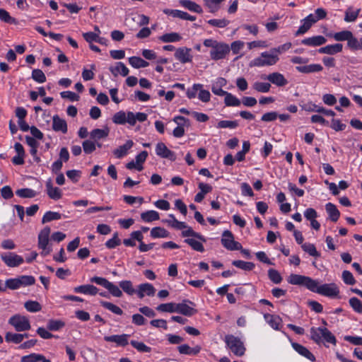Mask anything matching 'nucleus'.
<instances>
[{
    "label": "nucleus",
    "instance_id": "nucleus-1",
    "mask_svg": "<svg viewBox=\"0 0 362 362\" xmlns=\"http://www.w3.org/2000/svg\"><path fill=\"white\" fill-rule=\"evenodd\" d=\"M287 281L292 285L305 286L312 292L329 298H335L339 293V289L334 283L319 285L317 281L306 276L292 274L288 277Z\"/></svg>",
    "mask_w": 362,
    "mask_h": 362
},
{
    "label": "nucleus",
    "instance_id": "nucleus-2",
    "mask_svg": "<svg viewBox=\"0 0 362 362\" xmlns=\"http://www.w3.org/2000/svg\"><path fill=\"white\" fill-rule=\"evenodd\" d=\"M90 281L103 286L114 297H122V291L129 296H133L136 293V290L134 288L132 282L129 280L119 281V286L109 281L105 278L100 276H94L91 278Z\"/></svg>",
    "mask_w": 362,
    "mask_h": 362
},
{
    "label": "nucleus",
    "instance_id": "nucleus-3",
    "mask_svg": "<svg viewBox=\"0 0 362 362\" xmlns=\"http://www.w3.org/2000/svg\"><path fill=\"white\" fill-rule=\"evenodd\" d=\"M203 44L205 47L211 48L210 57L213 60L223 59L230 53V47L225 42L210 38L204 40Z\"/></svg>",
    "mask_w": 362,
    "mask_h": 362
},
{
    "label": "nucleus",
    "instance_id": "nucleus-4",
    "mask_svg": "<svg viewBox=\"0 0 362 362\" xmlns=\"http://www.w3.org/2000/svg\"><path fill=\"white\" fill-rule=\"evenodd\" d=\"M147 119V115L144 112H133L119 111L112 117V122L116 124H124L128 123L130 126H134L136 122H143Z\"/></svg>",
    "mask_w": 362,
    "mask_h": 362
},
{
    "label": "nucleus",
    "instance_id": "nucleus-5",
    "mask_svg": "<svg viewBox=\"0 0 362 362\" xmlns=\"http://www.w3.org/2000/svg\"><path fill=\"white\" fill-rule=\"evenodd\" d=\"M279 61V57L276 56L271 49L269 52H263L257 57L250 62L251 67H264L275 65Z\"/></svg>",
    "mask_w": 362,
    "mask_h": 362
},
{
    "label": "nucleus",
    "instance_id": "nucleus-6",
    "mask_svg": "<svg viewBox=\"0 0 362 362\" xmlns=\"http://www.w3.org/2000/svg\"><path fill=\"white\" fill-rule=\"evenodd\" d=\"M311 339L319 344L323 339L325 342L335 345L337 340L334 334L325 327H312L310 329Z\"/></svg>",
    "mask_w": 362,
    "mask_h": 362
},
{
    "label": "nucleus",
    "instance_id": "nucleus-7",
    "mask_svg": "<svg viewBox=\"0 0 362 362\" xmlns=\"http://www.w3.org/2000/svg\"><path fill=\"white\" fill-rule=\"evenodd\" d=\"M224 341L231 352L236 356H243L245 355L246 348L243 341L238 337L233 334L225 336Z\"/></svg>",
    "mask_w": 362,
    "mask_h": 362
},
{
    "label": "nucleus",
    "instance_id": "nucleus-8",
    "mask_svg": "<svg viewBox=\"0 0 362 362\" xmlns=\"http://www.w3.org/2000/svg\"><path fill=\"white\" fill-rule=\"evenodd\" d=\"M50 228L45 227L38 234V247L42 250V256L48 255L52 250L49 245V237L50 235Z\"/></svg>",
    "mask_w": 362,
    "mask_h": 362
},
{
    "label": "nucleus",
    "instance_id": "nucleus-9",
    "mask_svg": "<svg viewBox=\"0 0 362 362\" xmlns=\"http://www.w3.org/2000/svg\"><path fill=\"white\" fill-rule=\"evenodd\" d=\"M8 324L13 326L17 332H25L31 328L29 319L26 316L20 314L11 317L8 320Z\"/></svg>",
    "mask_w": 362,
    "mask_h": 362
},
{
    "label": "nucleus",
    "instance_id": "nucleus-10",
    "mask_svg": "<svg viewBox=\"0 0 362 362\" xmlns=\"http://www.w3.org/2000/svg\"><path fill=\"white\" fill-rule=\"evenodd\" d=\"M222 245L227 250L233 251L241 250L242 245L234 240V236L230 230H224L221 238Z\"/></svg>",
    "mask_w": 362,
    "mask_h": 362
},
{
    "label": "nucleus",
    "instance_id": "nucleus-11",
    "mask_svg": "<svg viewBox=\"0 0 362 362\" xmlns=\"http://www.w3.org/2000/svg\"><path fill=\"white\" fill-rule=\"evenodd\" d=\"M2 261L9 267H16L23 263V257L14 252H7L1 255Z\"/></svg>",
    "mask_w": 362,
    "mask_h": 362
},
{
    "label": "nucleus",
    "instance_id": "nucleus-12",
    "mask_svg": "<svg viewBox=\"0 0 362 362\" xmlns=\"http://www.w3.org/2000/svg\"><path fill=\"white\" fill-rule=\"evenodd\" d=\"M156 153L162 158H167L172 161L176 160L175 153L170 150L163 142H159L156 146Z\"/></svg>",
    "mask_w": 362,
    "mask_h": 362
},
{
    "label": "nucleus",
    "instance_id": "nucleus-13",
    "mask_svg": "<svg viewBox=\"0 0 362 362\" xmlns=\"http://www.w3.org/2000/svg\"><path fill=\"white\" fill-rule=\"evenodd\" d=\"M194 305V303L188 300H183L180 303H176L175 305V313L182 314L183 315L191 317L197 313V310L187 304Z\"/></svg>",
    "mask_w": 362,
    "mask_h": 362
},
{
    "label": "nucleus",
    "instance_id": "nucleus-14",
    "mask_svg": "<svg viewBox=\"0 0 362 362\" xmlns=\"http://www.w3.org/2000/svg\"><path fill=\"white\" fill-rule=\"evenodd\" d=\"M129 334H115L110 336H105L104 340L107 342L115 343L117 346H125L129 343Z\"/></svg>",
    "mask_w": 362,
    "mask_h": 362
},
{
    "label": "nucleus",
    "instance_id": "nucleus-15",
    "mask_svg": "<svg viewBox=\"0 0 362 362\" xmlns=\"http://www.w3.org/2000/svg\"><path fill=\"white\" fill-rule=\"evenodd\" d=\"M190 52V48L186 47H180L175 50V57L182 64L190 62L192 59Z\"/></svg>",
    "mask_w": 362,
    "mask_h": 362
},
{
    "label": "nucleus",
    "instance_id": "nucleus-16",
    "mask_svg": "<svg viewBox=\"0 0 362 362\" xmlns=\"http://www.w3.org/2000/svg\"><path fill=\"white\" fill-rule=\"evenodd\" d=\"M155 293V288L152 284L148 283L139 284L136 290V294L139 298H143L145 296H153Z\"/></svg>",
    "mask_w": 362,
    "mask_h": 362
},
{
    "label": "nucleus",
    "instance_id": "nucleus-17",
    "mask_svg": "<svg viewBox=\"0 0 362 362\" xmlns=\"http://www.w3.org/2000/svg\"><path fill=\"white\" fill-rule=\"evenodd\" d=\"M267 79L274 85L283 87L288 84L287 79L284 76L279 72H273L267 76Z\"/></svg>",
    "mask_w": 362,
    "mask_h": 362
},
{
    "label": "nucleus",
    "instance_id": "nucleus-18",
    "mask_svg": "<svg viewBox=\"0 0 362 362\" xmlns=\"http://www.w3.org/2000/svg\"><path fill=\"white\" fill-rule=\"evenodd\" d=\"M343 45L340 43L329 45L325 47H320L318 49L319 53L333 55L342 51Z\"/></svg>",
    "mask_w": 362,
    "mask_h": 362
},
{
    "label": "nucleus",
    "instance_id": "nucleus-19",
    "mask_svg": "<svg viewBox=\"0 0 362 362\" xmlns=\"http://www.w3.org/2000/svg\"><path fill=\"white\" fill-rule=\"evenodd\" d=\"M327 42L325 37L322 35H316L311 37L305 38L302 40V44L311 47L320 46Z\"/></svg>",
    "mask_w": 362,
    "mask_h": 362
},
{
    "label": "nucleus",
    "instance_id": "nucleus-20",
    "mask_svg": "<svg viewBox=\"0 0 362 362\" xmlns=\"http://www.w3.org/2000/svg\"><path fill=\"white\" fill-rule=\"evenodd\" d=\"M52 121V129L55 132H62L64 134L67 132V124L64 119L60 118L58 115H54Z\"/></svg>",
    "mask_w": 362,
    "mask_h": 362
},
{
    "label": "nucleus",
    "instance_id": "nucleus-21",
    "mask_svg": "<svg viewBox=\"0 0 362 362\" xmlns=\"http://www.w3.org/2000/svg\"><path fill=\"white\" fill-rule=\"evenodd\" d=\"M74 292L90 296H95L98 293V288L91 284L81 285L74 288Z\"/></svg>",
    "mask_w": 362,
    "mask_h": 362
},
{
    "label": "nucleus",
    "instance_id": "nucleus-22",
    "mask_svg": "<svg viewBox=\"0 0 362 362\" xmlns=\"http://www.w3.org/2000/svg\"><path fill=\"white\" fill-rule=\"evenodd\" d=\"M47 193L49 198L58 200L62 198V193L59 188L53 187L51 180L46 182Z\"/></svg>",
    "mask_w": 362,
    "mask_h": 362
},
{
    "label": "nucleus",
    "instance_id": "nucleus-23",
    "mask_svg": "<svg viewBox=\"0 0 362 362\" xmlns=\"http://www.w3.org/2000/svg\"><path fill=\"white\" fill-rule=\"evenodd\" d=\"M296 69L302 74H310L322 71L323 67L320 64H311L305 66H298Z\"/></svg>",
    "mask_w": 362,
    "mask_h": 362
},
{
    "label": "nucleus",
    "instance_id": "nucleus-24",
    "mask_svg": "<svg viewBox=\"0 0 362 362\" xmlns=\"http://www.w3.org/2000/svg\"><path fill=\"white\" fill-rule=\"evenodd\" d=\"M134 142L132 140H128L124 145L119 146L114 150L113 154L117 158H121L126 156L128 151L133 146Z\"/></svg>",
    "mask_w": 362,
    "mask_h": 362
},
{
    "label": "nucleus",
    "instance_id": "nucleus-25",
    "mask_svg": "<svg viewBox=\"0 0 362 362\" xmlns=\"http://www.w3.org/2000/svg\"><path fill=\"white\" fill-rule=\"evenodd\" d=\"M292 346L294 349V350L301 356L307 358L311 361H315V356L306 347L298 343H293Z\"/></svg>",
    "mask_w": 362,
    "mask_h": 362
},
{
    "label": "nucleus",
    "instance_id": "nucleus-26",
    "mask_svg": "<svg viewBox=\"0 0 362 362\" xmlns=\"http://www.w3.org/2000/svg\"><path fill=\"white\" fill-rule=\"evenodd\" d=\"M264 319L267 323L274 329L279 330L281 327V319L278 315L265 314Z\"/></svg>",
    "mask_w": 362,
    "mask_h": 362
},
{
    "label": "nucleus",
    "instance_id": "nucleus-27",
    "mask_svg": "<svg viewBox=\"0 0 362 362\" xmlns=\"http://www.w3.org/2000/svg\"><path fill=\"white\" fill-rule=\"evenodd\" d=\"M110 72L117 76L118 74H121L122 76H127L129 74V69L123 62L116 63L115 66L110 68Z\"/></svg>",
    "mask_w": 362,
    "mask_h": 362
},
{
    "label": "nucleus",
    "instance_id": "nucleus-28",
    "mask_svg": "<svg viewBox=\"0 0 362 362\" xmlns=\"http://www.w3.org/2000/svg\"><path fill=\"white\" fill-rule=\"evenodd\" d=\"M325 209L329 214V218L333 221L336 222L340 216V212L337 209L336 206L332 203H327L325 205Z\"/></svg>",
    "mask_w": 362,
    "mask_h": 362
},
{
    "label": "nucleus",
    "instance_id": "nucleus-29",
    "mask_svg": "<svg viewBox=\"0 0 362 362\" xmlns=\"http://www.w3.org/2000/svg\"><path fill=\"white\" fill-rule=\"evenodd\" d=\"M141 218L145 223H150L159 220L160 216L158 211L149 210L141 214Z\"/></svg>",
    "mask_w": 362,
    "mask_h": 362
},
{
    "label": "nucleus",
    "instance_id": "nucleus-30",
    "mask_svg": "<svg viewBox=\"0 0 362 362\" xmlns=\"http://www.w3.org/2000/svg\"><path fill=\"white\" fill-rule=\"evenodd\" d=\"M180 4L191 11H194L198 13H201L202 12V7L197 3L190 0H180Z\"/></svg>",
    "mask_w": 362,
    "mask_h": 362
},
{
    "label": "nucleus",
    "instance_id": "nucleus-31",
    "mask_svg": "<svg viewBox=\"0 0 362 362\" xmlns=\"http://www.w3.org/2000/svg\"><path fill=\"white\" fill-rule=\"evenodd\" d=\"M159 40L163 42H175L182 40V37L177 33H165L159 37Z\"/></svg>",
    "mask_w": 362,
    "mask_h": 362
},
{
    "label": "nucleus",
    "instance_id": "nucleus-32",
    "mask_svg": "<svg viewBox=\"0 0 362 362\" xmlns=\"http://www.w3.org/2000/svg\"><path fill=\"white\" fill-rule=\"evenodd\" d=\"M129 63L132 67L135 69L144 68L149 65L148 62L139 57H129Z\"/></svg>",
    "mask_w": 362,
    "mask_h": 362
},
{
    "label": "nucleus",
    "instance_id": "nucleus-33",
    "mask_svg": "<svg viewBox=\"0 0 362 362\" xmlns=\"http://www.w3.org/2000/svg\"><path fill=\"white\" fill-rule=\"evenodd\" d=\"M252 88L258 93H268L271 88V84L267 82L255 81Z\"/></svg>",
    "mask_w": 362,
    "mask_h": 362
},
{
    "label": "nucleus",
    "instance_id": "nucleus-34",
    "mask_svg": "<svg viewBox=\"0 0 362 362\" xmlns=\"http://www.w3.org/2000/svg\"><path fill=\"white\" fill-rule=\"evenodd\" d=\"M109 129H95L90 133V136L92 139L95 141L100 140L101 139L105 138L108 136Z\"/></svg>",
    "mask_w": 362,
    "mask_h": 362
},
{
    "label": "nucleus",
    "instance_id": "nucleus-35",
    "mask_svg": "<svg viewBox=\"0 0 362 362\" xmlns=\"http://www.w3.org/2000/svg\"><path fill=\"white\" fill-rule=\"evenodd\" d=\"M151 236L153 238H163L169 236V232L163 228L155 227L151 230Z\"/></svg>",
    "mask_w": 362,
    "mask_h": 362
},
{
    "label": "nucleus",
    "instance_id": "nucleus-36",
    "mask_svg": "<svg viewBox=\"0 0 362 362\" xmlns=\"http://www.w3.org/2000/svg\"><path fill=\"white\" fill-rule=\"evenodd\" d=\"M100 303L103 308L111 311L114 314H116L117 315H122L123 314L122 310L119 306H117L112 303L101 300L100 302Z\"/></svg>",
    "mask_w": 362,
    "mask_h": 362
},
{
    "label": "nucleus",
    "instance_id": "nucleus-37",
    "mask_svg": "<svg viewBox=\"0 0 362 362\" xmlns=\"http://www.w3.org/2000/svg\"><path fill=\"white\" fill-rule=\"evenodd\" d=\"M62 215L59 212L49 211L44 214L42 218V223L44 224L54 220H59L62 218Z\"/></svg>",
    "mask_w": 362,
    "mask_h": 362
},
{
    "label": "nucleus",
    "instance_id": "nucleus-38",
    "mask_svg": "<svg viewBox=\"0 0 362 362\" xmlns=\"http://www.w3.org/2000/svg\"><path fill=\"white\" fill-rule=\"evenodd\" d=\"M224 103L228 107H237L240 106L241 104V101L230 93L226 94Z\"/></svg>",
    "mask_w": 362,
    "mask_h": 362
},
{
    "label": "nucleus",
    "instance_id": "nucleus-39",
    "mask_svg": "<svg viewBox=\"0 0 362 362\" xmlns=\"http://www.w3.org/2000/svg\"><path fill=\"white\" fill-rule=\"evenodd\" d=\"M233 265L245 271H251L255 268L252 262H245L243 260H235L232 262Z\"/></svg>",
    "mask_w": 362,
    "mask_h": 362
},
{
    "label": "nucleus",
    "instance_id": "nucleus-40",
    "mask_svg": "<svg viewBox=\"0 0 362 362\" xmlns=\"http://www.w3.org/2000/svg\"><path fill=\"white\" fill-rule=\"evenodd\" d=\"M301 247L305 252L308 253L310 256L315 257H319L320 256V252H317L315 246L312 243H303L302 244Z\"/></svg>",
    "mask_w": 362,
    "mask_h": 362
},
{
    "label": "nucleus",
    "instance_id": "nucleus-41",
    "mask_svg": "<svg viewBox=\"0 0 362 362\" xmlns=\"http://www.w3.org/2000/svg\"><path fill=\"white\" fill-rule=\"evenodd\" d=\"M16 195L22 198H33L37 195V192L30 188H23L18 189L16 192Z\"/></svg>",
    "mask_w": 362,
    "mask_h": 362
},
{
    "label": "nucleus",
    "instance_id": "nucleus-42",
    "mask_svg": "<svg viewBox=\"0 0 362 362\" xmlns=\"http://www.w3.org/2000/svg\"><path fill=\"white\" fill-rule=\"evenodd\" d=\"M175 303H162L156 308V310L162 313H175Z\"/></svg>",
    "mask_w": 362,
    "mask_h": 362
},
{
    "label": "nucleus",
    "instance_id": "nucleus-43",
    "mask_svg": "<svg viewBox=\"0 0 362 362\" xmlns=\"http://www.w3.org/2000/svg\"><path fill=\"white\" fill-rule=\"evenodd\" d=\"M353 33L349 30H343L341 32L335 33L333 35V38L336 41H349Z\"/></svg>",
    "mask_w": 362,
    "mask_h": 362
},
{
    "label": "nucleus",
    "instance_id": "nucleus-44",
    "mask_svg": "<svg viewBox=\"0 0 362 362\" xmlns=\"http://www.w3.org/2000/svg\"><path fill=\"white\" fill-rule=\"evenodd\" d=\"M21 334L7 332L5 335V339L7 342H12L14 344H20L23 341Z\"/></svg>",
    "mask_w": 362,
    "mask_h": 362
},
{
    "label": "nucleus",
    "instance_id": "nucleus-45",
    "mask_svg": "<svg viewBox=\"0 0 362 362\" xmlns=\"http://www.w3.org/2000/svg\"><path fill=\"white\" fill-rule=\"evenodd\" d=\"M20 287L33 285L35 279L33 276L23 275L18 277Z\"/></svg>",
    "mask_w": 362,
    "mask_h": 362
},
{
    "label": "nucleus",
    "instance_id": "nucleus-46",
    "mask_svg": "<svg viewBox=\"0 0 362 362\" xmlns=\"http://www.w3.org/2000/svg\"><path fill=\"white\" fill-rule=\"evenodd\" d=\"M185 242L192 247V248L197 252H204V247L202 243L193 238H187Z\"/></svg>",
    "mask_w": 362,
    "mask_h": 362
},
{
    "label": "nucleus",
    "instance_id": "nucleus-47",
    "mask_svg": "<svg viewBox=\"0 0 362 362\" xmlns=\"http://www.w3.org/2000/svg\"><path fill=\"white\" fill-rule=\"evenodd\" d=\"M130 344L134 348H135L139 352L148 353L151 351V348L146 346L143 342L132 340L131 341Z\"/></svg>",
    "mask_w": 362,
    "mask_h": 362
},
{
    "label": "nucleus",
    "instance_id": "nucleus-48",
    "mask_svg": "<svg viewBox=\"0 0 362 362\" xmlns=\"http://www.w3.org/2000/svg\"><path fill=\"white\" fill-rule=\"evenodd\" d=\"M185 229H186L185 230H183L182 232V235L183 237L192 236V237L197 238V239H199L203 242H206V239L204 238V237L202 235H201L200 233L194 232L191 227L187 226V228Z\"/></svg>",
    "mask_w": 362,
    "mask_h": 362
},
{
    "label": "nucleus",
    "instance_id": "nucleus-49",
    "mask_svg": "<svg viewBox=\"0 0 362 362\" xmlns=\"http://www.w3.org/2000/svg\"><path fill=\"white\" fill-rule=\"evenodd\" d=\"M148 156V153L146 151H141L136 156V170L141 171L143 170L142 164L145 162Z\"/></svg>",
    "mask_w": 362,
    "mask_h": 362
},
{
    "label": "nucleus",
    "instance_id": "nucleus-50",
    "mask_svg": "<svg viewBox=\"0 0 362 362\" xmlns=\"http://www.w3.org/2000/svg\"><path fill=\"white\" fill-rule=\"evenodd\" d=\"M25 309L31 313L38 312L42 309L40 304L37 301L29 300L25 303Z\"/></svg>",
    "mask_w": 362,
    "mask_h": 362
},
{
    "label": "nucleus",
    "instance_id": "nucleus-51",
    "mask_svg": "<svg viewBox=\"0 0 362 362\" xmlns=\"http://www.w3.org/2000/svg\"><path fill=\"white\" fill-rule=\"evenodd\" d=\"M121 243L120 239L118 238V233H115L113 234V236L111 239L108 240L105 243V246L108 249H113L116 247L117 246L119 245Z\"/></svg>",
    "mask_w": 362,
    "mask_h": 362
},
{
    "label": "nucleus",
    "instance_id": "nucleus-52",
    "mask_svg": "<svg viewBox=\"0 0 362 362\" xmlns=\"http://www.w3.org/2000/svg\"><path fill=\"white\" fill-rule=\"evenodd\" d=\"M347 47L351 51L361 50V46H360L359 45L358 39L354 37L353 34L351 35L349 40L347 42Z\"/></svg>",
    "mask_w": 362,
    "mask_h": 362
},
{
    "label": "nucleus",
    "instance_id": "nucleus-53",
    "mask_svg": "<svg viewBox=\"0 0 362 362\" xmlns=\"http://www.w3.org/2000/svg\"><path fill=\"white\" fill-rule=\"evenodd\" d=\"M238 126L237 121L221 120L218 124L216 127L219 129H235Z\"/></svg>",
    "mask_w": 362,
    "mask_h": 362
},
{
    "label": "nucleus",
    "instance_id": "nucleus-54",
    "mask_svg": "<svg viewBox=\"0 0 362 362\" xmlns=\"http://www.w3.org/2000/svg\"><path fill=\"white\" fill-rule=\"evenodd\" d=\"M207 23L214 26V27H217V28H225L226 27L230 21L225 19V18H223V19H211V20H209L207 21Z\"/></svg>",
    "mask_w": 362,
    "mask_h": 362
},
{
    "label": "nucleus",
    "instance_id": "nucleus-55",
    "mask_svg": "<svg viewBox=\"0 0 362 362\" xmlns=\"http://www.w3.org/2000/svg\"><path fill=\"white\" fill-rule=\"evenodd\" d=\"M224 1L225 0H204L206 6L212 13L217 11L219 8V4Z\"/></svg>",
    "mask_w": 362,
    "mask_h": 362
},
{
    "label": "nucleus",
    "instance_id": "nucleus-56",
    "mask_svg": "<svg viewBox=\"0 0 362 362\" xmlns=\"http://www.w3.org/2000/svg\"><path fill=\"white\" fill-rule=\"evenodd\" d=\"M268 276L269 279L274 284H279L282 281V278L279 272L274 269H270L268 271Z\"/></svg>",
    "mask_w": 362,
    "mask_h": 362
},
{
    "label": "nucleus",
    "instance_id": "nucleus-57",
    "mask_svg": "<svg viewBox=\"0 0 362 362\" xmlns=\"http://www.w3.org/2000/svg\"><path fill=\"white\" fill-rule=\"evenodd\" d=\"M0 20L7 23H16V19L11 17L5 9L0 8Z\"/></svg>",
    "mask_w": 362,
    "mask_h": 362
},
{
    "label": "nucleus",
    "instance_id": "nucleus-58",
    "mask_svg": "<svg viewBox=\"0 0 362 362\" xmlns=\"http://www.w3.org/2000/svg\"><path fill=\"white\" fill-rule=\"evenodd\" d=\"M32 78L38 83H44L46 81V76L40 69H34L32 72Z\"/></svg>",
    "mask_w": 362,
    "mask_h": 362
},
{
    "label": "nucleus",
    "instance_id": "nucleus-59",
    "mask_svg": "<svg viewBox=\"0 0 362 362\" xmlns=\"http://www.w3.org/2000/svg\"><path fill=\"white\" fill-rule=\"evenodd\" d=\"M64 322L61 320H49L47 323V328L51 331H57L64 326Z\"/></svg>",
    "mask_w": 362,
    "mask_h": 362
},
{
    "label": "nucleus",
    "instance_id": "nucleus-60",
    "mask_svg": "<svg viewBox=\"0 0 362 362\" xmlns=\"http://www.w3.org/2000/svg\"><path fill=\"white\" fill-rule=\"evenodd\" d=\"M349 304L356 312L362 313V303L359 299L356 297L351 298Z\"/></svg>",
    "mask_w": 362,
    "mask_h": 362
},
{
    "label": "nucleus",
    "instance_id": "nucleus-61",
    "mask_svg": "<svg viewBox=\"0 0 362 362\" xmlns=\"http://www.w3.org/2000/svg\"><path fill=\"white\" fill-rule=\"evenodd\" d=\"M83 149L85 153L89 154L95 150V144L90 140H86L82 144Z\"/></svg>",
    "mask_w": 362,
    "mask_h": 362
},
{
    "label": "nucleus",
    "instance_id": "nucleus-62",
    "mask_svg": "<svg viewBox=\"0 0 362 362\" xmlns=\"http://www.w3.org/2000/svg\"><path fill=\"white\" fill-rule=\"evenodd\" d=\"M90 70L83 69V70L82 71V77H83V80H85V81L92 80L95 76L93 70H95V65L91 64V65H90Z\"/></svg>",
    "mask_w": 362,
    "mask_h": 362
},
{
    "label": "nucleus",
    "instance_id": "nucleus-63",
    "mask_svg": "<svg viewBox=\"0 0 362 362\" xmlns=\"http://www.w3.org/2000/svg\"><path fill=\"white\" fill-rule=\"evenodd\" d=\"M245 46V42L241 40H236L231 43L230 50H232V52L234 54H238L240 50L243 49Z\"/></svg>",
    "mask_w": 362,
    "mask_h": 362
},
{
    "label": "nucleus",
    "instance_id": "nucleus-64",
    "mask_svg": "<svg viewBox=\"0 0 362 362\" xmlns=\"http://www.w3.org/2000/svg\"><path fill=\"white\" fill-rule=\"evenodd\" d=\"M42 359V355L38 354H31L22 357L21 362H39Z\"/></svg>",
    "mask_w": 362,
    "mask_h": 362
}]
</instances>
